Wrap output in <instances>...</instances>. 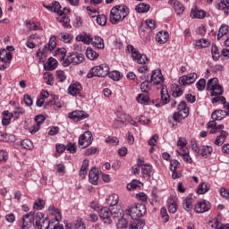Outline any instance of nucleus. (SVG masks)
Masks as SVG:
<instances>
[{
  "label": "nucleus",
  "mask_w": 229,
  "mask_h": 229,
  "mask_svg": "<svg viewBox=\"0 0 229 229\" xmlns=\"http://www.w3.org/2000/svg\"><path fill=\"white\" fill-rule=\"evenodd\" d=\"M44 78L47 81V85H50V87L55 85V77H53V73L46 72Z\"/></svg>",
  "instance_id": "nucleus-52"
},
{
  "label": "nucleus",
  "mask_w": 229,
  "mask_h": 229,
  "mask_svg": "<svg viewBox=\"0 0 229 229\" xmlns=\"http://www.w3.org/2000/svg\"><path fill=\"white\" fill-rule=\"evenodd\" d=\"M62 8V5L59 2H54L52 3V12L55 13H58V15H64V13H66V12H71V10L67 8H64V11L60 10Z\"/></svg>",
  "instance_id": "nucleus-34"
},
{
  "label": "nucleus",
  "mask_w": 229,
  "mask_h": 229,
  "mask_svg": "<svg viewBox=\"0 0 229 229\" xmlns=\"http://www.w3.org/2000/svg\"><path fill=\"white\" fill-rule=\"evenodd\" d=\"M137 187H140V181L132 180L130 183L127 184L128 191H135Z\"/></svg>",
  "instance_id": "nucleus-56"
},
{
  "label": "nucleus",
  "mask_w": 229,
  "mask_h": 229,
  "mask_svg": "<svg viewBox=\"0 0 229 229\" xmlns=\"http://www.w3.org/2000/svg\"><path fill=\"white\" fill-rule=\"evenodd\" d=\"M210 46V41L208 39L201 38L196 41V47H199V49H204L205 47H208Z\"/></svg>",
  "instance_id": "nucleus-48"
},
{
  "label": "nucleus",
  "mask_w": 229,
  "mask_h": 229,
  "mask_svg": "<svg viewBox=\"0 0 229 229\" xmlns=\"http://www.w3.org/2000/svg\"><path fill=\"white\" fill-rule=\"evenodd\" d=\"M68 117L74 123H80V121L88 119L89 113H87L83 110H75V111H72V113H69Z\"/></svg>",
  "instance_id": "nucleus-12"
},
{
  "label": "nucleus",
  "mask_w": 229,
  "mask_h": 229,
  "mask_svg": "<svg viewBox=\"0 0 229 229\" xmlns=\"http://www.w3.org/2000/svg\"><path fill=\"white\" fill-rule=\"evenodd\" d=\"M110 71V68L107 64H100L98 66H94L89 70V72L87 74V78H106V76H108V72Z\"/></svg>",
  "instance_id": "nucleus-3"
},
{
  "label": "nucleus",
  "mask_w": 229,
  "mask_h": 229,
  "mask_svg": "<svg viewBox=\"0 0 229 229\" xmlns=\"http://www.w3.org/2000/svg\"><path fill=\"white\" fill-rule=\"evenodd\" d=\"M46 205V202L42 200L41 199H38L34 202L33 208L34 210H42Z\"/></svg>",
  "instance_id": "nucleus-63"
},
{
  "label": "nucleus",
  "mask_w": 229,
  "mask_h": 229,
  "mask_svg": "<svg viewBox=\"0 0 229 229\" xmlns=\"http://www.w3.org/2000/svg\"><path fill=\"white\" fill-rule=\"evenodd\" d=\"M198 80V74L196 72L190 73L188 75H183L179 78L180 85H192Z\"/></svg>",
  "instance_id": "nucleus-14"
},
{
  "label": "nucleus",
  "mask_w": 229,
  "mask_h": 229,
  "mask_svg": "<svg viewBox=\"0 0 229 229\" xmlns=\"http://www.w3.org/2000/svg\"><path fill=\"white\" fill-rule=\"evenodd\" d=\"M53 223H55V217L52 216V219L48 220L47 217L44 216V213H36L34 224L36 229H50L53 226Z\"/></svg>",
  "instance_id": "nucleus-2"
},
{
  "label": "nucleus",
  "mask_w": 229,
  "mask_h": 229,
  "mask_svg": "<svg viewBox=\"0 0 229 229\" xmlns=\"http://www.w3.org/2000/svg\"><path fill=\"white\" fill-rule=\"evenodd\" d=\"M169 39V32L167 31H159L156 35V40L158 44H165Z\"/></svg>",
  "instance_id": "nucleus-28"
},
{
  "label": "nucleus",
  "mask_w": 229,
  "mask_h": 229,
  "mask_svg": "<svg viewBox=\"0 0 229 229\" xmlns=\"http://www.w3.org/2000/svg\"><path fill=\"white\" fill-rule=\"evenodd\" d=\"M217 123H216V120H212L210 121L207 127H208V130H209V132L211 133H216L217 132Z\"/></svg>",
  "instance_id": "nucleus-57"
},
{
  "label": "nucleus",
  "mask_w": 229,
  "mask_h": 229,
  "mask_svg": "<svg viewBox=\"0 0 229 229\" xmlns=\"http://www.w3.org/2000/svg\"><path fill=\"white\" fill-rule=\"evenodd\" d=\"M140 90L148 94L151 90V82L148 81H143L140 85Z\"/></svg>",
  "instance_id": "nucleus-55"
},
{
  "label": "nucleus",
  "mask_w": 229,
  "mask_h": 229,
  "mask_svg": "<svg viewBox=\"0 0 229 229\" xmlns=\"http://www.w3.org/2000/svg\"><path fill=\"white\" fill-rule=\"evenodd\" d=\"M106 201L109 207H115L119 203V195L113 193L106 199Z\"/></svg>",
  "instance_id": "nucleus-37"
},
{
  "label": "nucleus",
  "mask_w": 229,
  "mask_h": 229,
  "mask_svg": "<svg viewBox=\"0 0 229 229\" xmlns=\"http://www.w3.org/2000/svg\"><path fill=\"white\" fill-rule=\"evenodd\" d=\"M213 151L214 149L212 148V147L204 145L202 146L201 152H199V156H202L203 158H208V157L212 155Z\"/></svg>",
  "instance_id": "nucleus-41"
},
{
  "label": "nucleus",
  "mask_w": 229,
  "mask_h": 229,
  "mask_svg": "<svg viewBox=\"0 0 229 229\" xmlns=\"http://www.w3.org/2000/svg\"><path fill=\"white\" fill-rule=\"evenodd\" d=\"M58 67V61L53 57H49L44 64L45 71H55Z\"/></svg>",
  "instance_id": "nucleus-24"
},
{
  "label": "nucleus",
  "mask_w": 229,
  "mask_h": 229,
  "mask_svg": "<svg viewBox=\"0 0 229 229\" xmlns=\"http://www.w3.org/2000/svg\"><path fill=\"white\" fill-rule=\"evenodd\" d=\"M49 51H53L56 47V37L52 36L49 39L48 44L45 47Z\"/></svg>",
  "instance_id": "nucleus-51"
},
{
  "label": "nucleus",
  "mask_w": 229,
  "mask_h": 229,
  "mask_svg": "<svg viewBox=\"0 0 229 229\" xmlns=\"http://www.w3.org/2000/svg\"><path fill=\"white\" fill-rule=\"evenodd\" d=\"M190 15L191 19H205V16L207 15V13H205V11L201 9L195 8V9H191Z\"/></svg>",
  "instance_id": "nucleus-32"
},
{
  "label": "nucleus",
  "mask_w": 229,
  "mask_h": 229,
  "mask_svg": "<svg viewBox=\"0 0 229 229\" xmlns=\"http://www.w3.org/2000/svg\"><path fill=\"white\" fill-rule=\"evenodd\" d=\"M35 212L30 211L22 216V229H30L32 225H35Z\"/></svg>",
  "instance_id": "nucleus-10"
},
{
  "label": "nucleus",
  "mask_w": 229,
  "mask_h": 229,
  "mask_svg": "<svg viewBox=\"0 0 229 229\" xmlns=\"http://www.w3.org/2000/svg\"><path fill=\"white\" fill-rule=\"evenodd\" d=\"M55 78L58 83H64V81L67 80V75L65 74V72L62 70H57L55 73Z\"/></svg>",
  "instance_id": "nucleus-47"
},
{
  "label": "nucleus",
  "mask_w": 229,
  "mask_h": 229,
  "mask_svg": "<svg viewBox=\"0 0 229 229\" xmlns=\"http://www.w3.org/2000/svg\"><path fill=\"white\" fill-rule=\"evenodd\" d=\"M228 114L225 110H216L212 114L211 117L214 121H223L225 117H226Z\"/></svg>",
  "instance_id": "nucleus-35"
},
{
  "label": "nucleus",
  "mask_w": 229,
  "mask_h": 229,
  "mask_svg": "<svg viewBox=\"0 0 229 229\" xmlns=\"http://www.w3.org/2000/svg\"><path fill=\"white\" fill-rule=\"evenodd\" d=\"M167 207L170 214H176L178 210V203L176 202V197L171 196L167 199Z\"/></svg>",
  "instance_id": "nucleus-20"
},
{
  "label": "nucleus",
  "mask_w": 229,
  "mask_h": 229,
  "mask_svg": "<svg viewBox=\"0 0 229 229\" xmlns=\"http://www.w3.org/2000/svg\"><path fill=\"white\" fill-rule=\"evenodd\" d=\"M81 90H83V88L78 81L72 82L68 87V94H70V96H73L74 98H76V96H80V94H81Z\"/></svg>",
  "instance_id": "nucleus-15"
},
{
  "label": "nucleus",
  "mask_w": 229,
  "mask_h": 229,
  "mask_svg": "<svg viewBox=\"0 0 229 229\" xmlns=\"http://www.w3.org/2000/svg\"><path fill=\"white\" fill-rule=\"evenodd\" d=\"M207 90L210 91V96H222L224 89L223 86L219 83L217 78H212L208 81Z\"/></svg>",
  "instance_id": "nucleus-4"
},
{
  "label": "nucleus",
  "mask_w": 229,
  "mask_h": 229,
  "mask_svg": "<svg viewBox=\"0 0 229 229\" xmlns=\"http://www.w3.org/2000/svg\"><path fill=\"white\" fill-rule=\"evenodd\" d=\"M144 226H146L144 220L135 218L131 222L129 229H142Z\"/></svg>",
  "instance_id": "nucleus-31"
},
{
  "label": "nucleus",
  "mask_w": 229,
  "mask_h": 229,
  "mask_svg": "<svg viewBox=\"0 0 229 229\" xmlns=\"http://www.w3.org/2000/svg\"><path fill=\"white\" fill-rule=\"evenodd\" d=\"M197 89L199 92H202V90H205V87H207V81L205 79H200L196 83Z\"/></svg>",
  "instance_id": "nucleus-64"
},
{
  "label": "nucleus",
  "mask_w": 229,
  "mask_h": 229,
  "mask_svg": "<svg viewBox=\"0 0 229 229\" xmlns=\"http://www.w3.org/2000/svg\"><path fill=\"white\" fill-rule=\"evenodd\" d=\"M61 41L64 42V44H69L71 40H72V36L69 33L62 32L60 33Z\"/></svg>",
  "instance_id": "nucleus-59"
},
{
  "label": "nucleus",
  "mask_w": 229,
  "mask_h": 229,
  "mask_svg": "<svg viewBox=\"0 0 229 229\" xmlns=\"http://www.w3.org/2000/svg\"><path fill=\"white\" fill-rule=\"evenodd\" d=\"M228 136V133L226 131H221L220 135L216 137L215 140L216 146H223L225 143V140H226V137Z\"/></svg>",
  "instance_id": "nucleus-42"
},
{
  "label": "nucleus",
  "mask_w": 229,
  "mask_h": 229,
  "mask_svg": "<svg viewBox=\"0 0 229 229\" xmlns=\"http://www.w3.org/2000/svg\"><path fill=\"white\" fill-rule=\"evenodd\" d=\"M168 4H170V6H173V8L176 12L177 15H182V13H183V12H185V7L178 0H170L168 2Z\"/></svg>",
  "instance_id": "nucleus-21"
},
{
  "label": "nucleus",
  "mask_w": 229,
  "mask_h": 229,
  "mask_svg": "<svg viewBox=\"0 0 229 229\" xmlns=\"http://www.w3.org/2000/svg\"><path fill=\"white\" fill-rule=\"evenodd\" d=\"M92 140H94L92 138V132L86 131L79 137V146H81V148H89V146L92 144Z\"/></svg>",
  "instance_id": "nucleus-11"
},
{
  "label": "nucleus",
  "mask_w": 229,
  "mask_h": 229,
  "mask_svg": "<svg viewBox=\"0 0 229 229\" xmlns=\"http://www.w3.org/2000/svg\"><path fill=\"white\" fill-rule=\"evenodd\" d=\"M3 119H2V124L3 126H8L10 123H12V119H13V113H9L8 111L3 112Z\"/></svg>",
  "instance_id": "nucleus-38"
},
{
  "label": "nucleus",
  "mask_w": 229,
  "mask_h": 229,
  "mask_svg": "<svg viewBox=\"0 0 229 229\" xmlns=\"http://www.w3.org/2000/svg\"><path fill=\"white\" fill-rule=\"evenodd\" d=\"M56 99H58V96H56L55 94H51L50 99L45 103V108H47L49 106H53V108H55V103Z\"/></svg>",
  "instance_id": "nucleus-54"
},
{
  "label": "nucleus",
  "mask_w": 229,
  "mask_h": 229,
  "mask_svg": "<svg viewBox=\"0 0 229 229\" xmlns=\"http://www.w3.org/2000/svg\"><path fill=\"white\" fill-rule=\"evenodd\" d=\"M89 182L92 185H98L99 182V170L98 168H92L89 173Z\"/></svg>",
  "instance_id": "nucleus-19"
},
{
  "label": "nucleus",
  "mask_w": 229,
  "mask_h": 229,
  "mask_svg": "<svg viewBox=\"0 0 229 229\" xmlns=\"http://www.w3.org/2000/svg\"><path fill=\"white\" fill-rule=\"evenodd\" d=\"M57 21L58 22H61V24H63V26L66 28V30H71L72 26L71 24H69V22H71V20L69 19V17L64 15L63 13L59 15V17H57Z\"/></svg>",
  "instance_id": "nucleus-40"
},
{
  "label": "nucleus",
  "mask_w": 229,
  "mask_h": 229,
  "mask_svg": "<svg viewBox=\"0 0 229 229\" xmlns=\"http://www.w3.org/2000/svg\"><path fill=\"white\" fill-rule=\"evenodd\" d=\"M128 13H130L128 6L124 4L115 5L110 11L109 21L111 24H119V22H123V19L128 17Z\"/></svg>",
  "instance_id": "nucleus-1"
},
{
  "label": "nucleus",
  "mask_w": 229,
  "mask_h": 229,
  "mask_svg": "<svg viewBox=\"0 0 229 229\" xmlns=\"http://www.w3.org/2000/svg\"><path fill=\"white\" fill-rule=\"evenodd\" d=\"M36 124L30 129V133L35 135L38 130H40V124L46 121V117L43 114H38L35 117Z\"/></svg>",
  "instance_id": "nucleus-17"
},
{
  "label": "nucleus",
  "mask_w": 229,
  "mask_h": 229,
  "mask_svg": "<svg viewBox=\"0 0 229 229\" xmlns=\"http://www.w3.org/2000/svg\"><path fill=\"white\" fill-rule=\"evenodd\" d=\"M48 211L50 216L54 217L55 222L53 223V225L50 227V229H64V225H60V221H62V212H60V209L51 205L48 207Z\"/></svg>",
  "instance_id": "nucleus-8"
},
{
  "label": "nucleus",
  "mask_w": 229,
  "mask_h": 229,
  "mask_svg": "<svg viewBox=\"0 0 229 229\" xmlns=\"http://www.w3.org/2000/svg\"><path fill=\"white\" fill-rule=\"evenodd\" d=\"M141 174L145 180H149L153 175V165L145 164L141 167Z\"/></svg>",
  "instance_id": "nucleus-22"
},
{
  "label": "nucleus",
  "mask_w": 229,
  "mask_h": 229,
  "mask_svg": "<svg viewBox=\"0 0 229 229\" xmlns=\"http://www.w3.org/2000/svg\"><path fill=\"white\" fill-rule=\"evenodd\" d=\"M182 115H183V114L176 111L173 114V120L175 123H182V121H183V119H186V117H187V116H182Z\"/></svg>",
  "instance_id": "nucleus-61"
},
{
  "label": "nucleus",
  "mask_w": 229,
  "mask_h": 229,
  "mask_svg": "<svg viewBox=\"0 0 229 229\" xmlns=\"http://www.w3.org/2000/svg\"><path fill=\"white\" fill-rule=\"evenodd\" d=\"M86 56L89 60L94 61L98 58L99 54H98L94 49L88 47L86 49Z\"/></svg>",
  "instance_id": "nucleus-44"
},
{
  "label": "nucleus",
  "mask_w": 229,
  "mask_h": 229,
  "mask_svg": "<svg viewBox=\"0 0 229 229\" xmlns=\"http://www.w3.org/2000/svg\"><path fill=\"white\" fill-rule=\"evenodd\" d=\"M147 212L148 210L146 208V205L144 204H135L125 210V214L127 216H131L132 219L143 217Z\"/></svg>",
  "instance_id": "nucleus-5"
},
{
  "label": "nucleus",
  "mask_w": 229,
  "mask_h": 229,
  "mask_svg": "<svg viewBox=\"0 0 229 229\" xmlns=\"http://www.w3.org/2000/svg\"><path fill=\"white\" fill-rule=\"evenodd\" d=\"M216 8L224 12L225 15H229V0H219Z\"/></svg>",
  "instance_id": "nucleus-23"
},
{
  "label": "nucleus",
  "mask_w": 229,
  "mask_h": 229,
  "mask_svg": "<svg viewBox=\"0 0 229 229\" xmlns=\"http://www.w3.org/2000/svg\"><path fill=\"white\" fill-rule=\"evenodd\" d=\"M210 208H212V205L207 199L199 200L194 205V211L196 212V214H205V212H208Z\"/></svg>",
  "instance_id": "nucleus-9"
},
{
  "label": "nucleus",
  "mask_w": 229,
  "mask_h": 229,
  "mask_svg": "<svg viewBox=\"0 0 229 229\" xmlns=\"http://www.w3.org/2000/svg\"><path fill=\"white\" fill-rule=\"evenodd\" d=\"M177 112L182 114V117H189V106L185 101H181L177 106Z\"/></svg>",
  "instance_id": "nucleus-29"
},
{
  "label": "nucleus",
  "mask_w": 229,
  "mask_h": 229,
  "mask_svg": "<svg viewBox=\"0 0 229 229\" xmlns=\"http://www.w3.org/2000/svg\"><path fill=\"white\" fill-rule=\"evenodd\" d=\"M227 33H228V25L226 24L221 25L218 30L217 40H219L220 38H223V37H225V35H226Z\"/></svg>",
  "instance_id": "nucleus-49"
},
{
  "label": "nucleus",
  "mask_w": 229,
  "mask_h": 229,
  "mask_svg": "<svg viewBox=\"0 0 229 229\" xmlns=\"http://www.w3.org/2000/svg\"><path fill=\"white\" fill-rule=\"evenodd\" d=\"M91 46L96 49H105V40L99 36H95L91 41Z\"/></svg>",
  "instance_id": "nucleus-26"
},
{
  "label": "nucleus",
  "mask_w": 229,
  "mask_h": 229,
  "mask_svg": "<svg viewBox=\"0 0 229 229\" xmlns=\"http://www.w3.org/2000/svg\"><path fill=\"white\" fill-rule=\"evenodd\" d=\"M136 99H137L138 103H140V105H144V106L149 105V97L147 95L140 94V95H138Z\"/></svg>",
  "instance_id": "nucleus-46"
},
{
  "label": "nucleus",
  "mask_w": 229,
  "mask_h": 229,
  "mask_svg": "<svg viewBox=\"0 0 229 229\" xmlns=\"http://www.w3.org/2000/svg\"><path fill=\"white\" fill-rule=\"evenodd\" d=\"M76 40L77 42H83V44H86L87 46H89L92 44L93 38H90L89 34L81 33L76 37Z\"/></svg>",
  "instance_id": "nucleus-33"
},
{
  "label": "nucleus",
  "mask_w": 229,
  "mask_h": 229,
  "mask_svg": "<svg viewBox=\"0 0 229 229\" xmlns=\"http://www.w3.org/2000/svg\"><path fill=\"white\" fill-rule=\"evenodd\" d=\"M191 146L192 151H194V153H196V155L199 157L200 150H199V144L198 143V141L196 140H191Z\"/></svg>",
  "instance_id": "nucleus-60"
},
{
  "label": "nucleus",
  "mask_w": 229,
  "mask_h": 229,
  "mask_svg": "<svg viewBox=\"0 0 229 229\" xmlns=\"http://www.w3.org/2000/svg\"><path fill=\"white\" fill-rule=\"evenodd\" d=\"M99 217L105 225H112V211L108 208H102L99 210Z\"/></svg>",
  "instance_id": "nucleus-13"
},
{
  "label": "nucleus",
  "mask_w": 229,
  "mask_h": 229,
  "mask_svg": "<svg viewBox=\"0 0 229 229\" xmlns=\"http://www.w3.org/2000/svg\"><path fill=\"white\" fill-rule=\"evenodd\" d=\"M211 55H212V58L215 62H217V60H219V57L221 55H219V48H217V46L212 45Z\"/></svg>",
  "instance_id": "nucleus-50"
},
{
  "label": "nucleus",
  "mask_w": 229,
  "mask_h": 229,
  "mask_svg": "<svg viewBox=\"0 0 229 229\" xmlns=\"http://www.w3.org/2000/svg\"><path fill=\"white\" fill-rule=\"evenodd\" d=\"M0 60L4 62V64H10L12 61V53L6 49L0 50Z\"/></svg>",
  "instance_id": "nucleus-30"
},
{
  "label": "nucleus",
  "mask_w": 229,
  "mask_h": 229,
  "mask_svg": "<svg viewBox=\"0 0 229 229\" xmlns=\"http://www.w3.org/2000/svg\"><path fill=\"white\" fill-rule=\"evenodd\" d=\"M112 216L114 217V219H116L117 221H119V219H123L124 217V211L123 209H117V211H114L112 212Z\"/></svg>",
  "instance_id": "nucleus-62"
},
{
  "label": "nucleus",
  "mask_w": 229,
  "mask_h": 229,
  "mask_svg": "<svg viewBox=\"0 0 229 229\" xmlns=\"http://www.w3.org/2000/svg\"><path fill=\"white\" fill-rule=\"evenodd\" d=\"M194 199L192 197L189 196L184 199L182 201V208L186 212H192V208H194Z\"/></svg>",
  "instance_id": "nucleus-25"
},
{
  "label": "nucleus",
  "mask_w": 229,
  "mask_h": 229,
  "mask_svg": "<svg viewBox=\"0 0 229 229\" xmlns=\"http://www.w3.org/2000/svg\"><path fill=\"white\" fill-rule=\"evenodd\" d=\"M171 96H169V91H167V86H162L161 89V103L162 105L169 104Z\"/></svg>",
  "instance_id": "nucleus-27"
},
{
  "label": "nucleus",
  "mask_w": 229,
  "mask_h": 229,
  "mask_svg": "<svg viewBox=\"0 0 229 229\" xmlns=\"http://www.w3.org/2000/svg\"><path fill=\"white\" fill-rule=\"evenodd\" d=\"M21 146L23 148V149H32L33 142H31V140L30 139H25L21 141Z\"/></svg>",
  "instance_id": "nucleus-53"
},
{
  "label": "nucleus",
  "mask_w": 229,
  "mask_h": 229,
  "mask_svg": "<svg viewBox=\"0 0 229 229\" xmlns=\"http://www.w3.org/2000/svg\"><path fill=\"white\" fill-rule=\"evenodd\" d=\"M127 50L129 53H131L132 60L138 63L140 65H146V64H148L149 59L148 58V55L139 53L137 48L133 47L132 45H129L127 47Z\"/></svg>",
  "instance_id": "nucleus-6"
},
{
  "label": "nucleus",
  "mask_w": 229,
  "mask_h": 229,
  "mask_svg": "<svg viewBox=\"0 0 229 229\" xmlns=\"http://www.w3.org/2000/svg\"><path fill=\"white\" fill-rule=\"evenodd\" d=\"M117 229H127L128 228V220L126 218H121L116 223Z\"/></svg>",
  "instance_id": "nucleus-58"
},
{
  "label": "nucleus",
  "mask_w": 229,
  "mask_h": 229,
  "mask_svg": "<svg viewBox=\"0 0 229 229\" xmlns=\"http://www.w3.org/2000/svg\"><path fill=\"white\" fill-rule=\"evenodd\" d=\"M150 81L153 85H162L164 81V75H162V71L154 70L151 74Z\"/></svg>",
  "instance_id": "nucleus-16"
},
{
  "label": "nucleus",
  "mask_w": 229,
  "mask_h": 229,
  "mask_svg": "<svg viewBox=\"0 0 229 229\" xmlns=\"http://www.w3.org/2000/svg\"><path fill=\"white\" fill-rule=\"evenodd\" d=\"M182 151L183 153L176 150V154L179 157H182V160L186 162V164H192V157H191V155H189V148H185V150H182Z\"/></svg>",
  "instance_id": "nucleus-39"
},
{
  "label": "nucleus",
  "mask_w": 229,
  "mask_h": 229,
  "mask_svg": "<svg viewBox=\"0 0 229 229\" xmlns=\"http://www.w3.org/2000/svg\"><path fill=\"white\" fill-rule=\"evenodd\" d=\"M83 60H85V56L83 54L78 53H70L69 55L64 60L63 65L64 67H69V65H80V64H83Z\"/></svg>",
  "instance_id": "nucleus-7"
},
{
  "label": "nucleus",
  "mask_w": 229,
  "mask_h": 229,
  "mask_svg": "<svg viewBox=\"0 0 229 229\" xmlns=\"http://www.w3.org/2000/svg\"><path fill=\"white\" fill-rule=\"evenodd\" d=\"M210 191V184L208 182H202L199 185L197 193L198 194H207Z\"/></svg>",
  "instance_id": "nucleus-45"
},
{
  "label": "nucleus",
  "mask_w": 229,
  "mask_h": 229,
  "mask_svg": "<svg viewBox=\"0 0 229 229\" xmlns=\"http://www.w3.org/2000/svg\"><path fill=\"white\" fill-rule=\"evenodd\" d=\"M124 113H117L116 114V118L114 119L113 123L114 128H123L126 126V120L124 116Z\"/></svg>",
  "instance_id": "nucleus-18"
},
{
  "label": "nucleus",
  "mask_w": 229,
  "mask_h": 229,
  "mask_svg": "<svg viewBox=\"0 0 229 229\" xmlns=\"http://www.w3.org/2000/svg\"><path fill=\"white\" fill-rule=\"evenodd\" d=\"M25 28L29 30L30 31H38V30H42L40 28L39 22H35L33 21H27L25 22Z\"/></svg>",
  "instance_id": "nucleus-36"
},
{
  "label": "nucleus",
  "mask_w": 229,
  "mask_h": 229,
  "mask_svg": "<svg viewBox=\"0 0 229 229\" xmlns=\"http://www.w3.org/2000/svg\"><path fill=\"white\" fill-rule=\"evenodd\" d=\"M149 8H151L149 4L141 3L136 6L135 10L138 13H148V12H149Z\"/></svg>",
  "instance_id": "nucleus-43"
}]
</instances>
